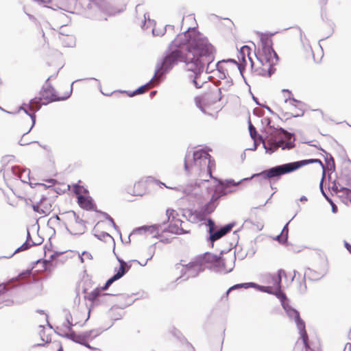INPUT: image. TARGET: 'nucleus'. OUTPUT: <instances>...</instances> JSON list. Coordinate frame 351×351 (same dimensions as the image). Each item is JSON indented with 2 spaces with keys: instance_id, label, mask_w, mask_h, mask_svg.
I'll list each match as a JSON object with an SVG mask.
<instances>
[{
  "instance_id": "nucleus-1",
  "label": "nucleus",
  "mask_w": 351,
  "mask_h": 351,
  "mask_svg": "<svg viewBox=\"0 0 351 351\" xmlns=\"http://www.w3.org/2000/svg\"><path fill=\"white\" fill-rule=\"evenodd\" d=\"M172 46L180 48L172 51L166 56L158 67L157 73L167 71L173 64L183 62L186 69L191 72L189 77L197 88L201 87L197 83V77L206 66V72L211 73L215 69L221 67V62L213 64L216 49L208 38L195 28L179 34L172 41Z\"/></svg>"
},
{
  "instance_id": "nucleus-2",
  "label": "nucleus",
  "mask_w": 351,
  "mask_h": 351,
  "mask_svg": "<svg viewBox=\"0 0 351 351\" xmlns=\"http://www.w3.org/2000/svg\"><path fill=\"white\" fill-rule=\"evenodd\" d=\"M272 40L269 38H262L261 47L254 54L255 59H252L250 48L247 46L241 47L239 58L243 63L247 65L249 61L252 71L258 75L270 76L274 71V61L277 55L272 47Z\"/></svg>"
},
{
  "instance_id": "nucleus-3",
  "label": "nucleus",
  "mask_w": 351,
  "mask_h": 351,
  "mask_svg": "<svg viewBox=\"0 0 351 351\" xmlns=\"http://www.w3.org/2000/svg\"><path fill=\"white\" fill-rule=\"evenodd\" d=\"M315 163L318 165L317 171L325 174V166L319 159L302 160L293 162L286 163L264 170L261 173L254 174L252 178H260L261 180H267L269 182L278 180L282 175L291 173L308 164Z\"/></svg>"
},
{
  "instance_id": "nucleus-4",
  "label": "nucleus",
  "mask_w": 351,
  "mask_h": 351,
  "mask_svg": "<svg viewBox=\"0 0 351 351\" xmlns=\"http://www.w3.org/2000/svg\"><path fill=\"white\" fill-rule=\"evenodd\" d=\"M221 100L220 88L212 86L206 88L200 95L195 97V103L202 111L206 112L207 107Z\"/></svg>"
},
{
  "instance_id": "nucleus-5",
  "label": "nucleus",
  "mask_w": 351,
  "mask_h": 351,
  "mask_svg": "<svg viewBox=\"0 0 351 351\" xmlns=\"http://www.w3.org/2000/svg\"><path fill=\"white\" fill-rule=\"evenodd\" d=\"M64 223L72 234H82L86 230L85 222L75 213L69 211L63 217Z\"/></svg>"
},
{
  "instance_id": "nucleus-6",
  "label": "nucleus",
  "mask_w": 351,
  "mask_h": 351,
  "mask_svg": "<svg viewBox=\"0 0 351 351\" xmlns=\"http://www.w3.org/2000/svg\"><path fill=\"white\" fill-rule=\"evenodd\" d=\"M193 160L196 166L201 169L202 167L206 168L208 178H206L204 179V180L208 181V178H213L212 170L215 168V161L208 152L202 149L195 152L193 153Z\"/></svg>"
},
{
  "instance_id": "nucleus-7",
  "label": "nucleus",
  "mask_w": 351,
  "mask_h": 351,
  "mask_svg": "<svg viewBox=\"0 0 351 351\" xmlns=\"http://www.w3.org/2000/svg\"><path fill=\"white\" fill-rule=\"evenodd\" d=\"M54 88L51 86L43 88L38 97H36L30 101V108L33 110H38L42 105H47L51 102L56 101Z\"/></svg>"
},
{
  "instance_id": "nucleus-8",
  "label": "nucleus",
  "mask_w": 351,
  "mask_h": 351,
  "mask_svg": "<svg viewBox=\"0 0 351 351\" xmlns=\"http://www.w3.org/2000/svg\"><path fill=\"white\" fill-rule=\"evenodd\" d=\"M166 216L167 223H169L168 232L176 234H181L187 232L182 226L184 221L180 219L177 210L173 208H167L166 210Z\"/></svg>"
},
{
  "instance_id": "nucleus-9",
  "label": "nucleus",
  "mask_w": 351,
  "mask_h": 351,
  "mask_svg": "<svg viewBox=\"0 0 351 351\" xmlns=\"http://www.w3.org/2000/svg\"><path fill=\"white\" fill-rule=\"evenodd\" d=\"M282 276H286L285 271L282 269H279L277 273V276L274 278V285L261 286L259 289L263 292L275 295L281 301L285 300L286 299V295L281 290V280Z\"/></svg>"
},
{
  "instance_id": "nucleus-10",
  "label": "nucleus",
  "mask_w": 351,
  "mask_h": 351,
  "mask_svg": "<svg viewBox=\"0 0 351 351\" xmlns=\"http://www.w3.org/2000/svg\"><path fill=\"white\" fill-rule=\"evenodd\" d=\"M36 193L41 197L40 202L32 206L34 210L43 216L48 215L53 210V205L51 199L47 195L43 194L40 191H38Z\"/></svg>"
},
{
  "instance_id": "nucleus-11",
  "label": "nucleus",
  "mask_w": 351,
  "mask_h": 351,
  "mask_svg": "<svg viewBox=\"0 0 351 351\" xmlns=\"http://www.w3.org/2000/svg\"><path fill=\"white\" fill-rule=\"evenodd\" d=\"M304 107L305 104L302 101L293 99L285 104L283 111L288 117H298L304 114Z\"/></svg>"
},
{
  "instance_id": "nucleus-12",
  "label": "nucleus",
  "mask_w": 351,
  "mask_h": 351,
  "mask_svg": "<svg viewBox=\"0 0 351 351\" xmlns=\"http://www.w3.org/2000/svg\"><path fill=\"white\" fill-rule=\"evenodd\" d=\"M58 43L64 47H73L75 45V38L72 30L66 25L58 33L57 38Z\"/></svg>"
},
{
  "instance_id": "nucleus-13",
  "label": "nucleus",
  "mask_w": 351,
  "mask_h": 351,
  "mask_svg": "<svg viewBox=\"0 0 351 351\" xmlns=\"http://www.w3.org/2000/svg\"><path fill=\"white\" fill-rule=\"evenodd\" d=\"M119 263L120 266L119 267V269L112 278L107 280L105 285L102 287L103 290H106L112 282L121 278L130 269V266H129L125 262L119 260Z\"/></svg>"
},
{
  "instance_id": "nucleus-14",
  "label": "nucleus",
  "mask_w": 351,
  "mask_h": 351,
  "mask_svg": "<svg viewBox=\"0 0 351 351\" xmlns=\"http://www.w3.org/2000/svg\"><path fill=\"white\" fill-rule=\"evenodd\" d=\"M151 183V180L149 178L142 179L136 182L134 184L133 187V195L136 196H142L145 194L149 189Z\"/></svg>"
},
{
  "instance_id": "nucleus-15",
  "label": "nucleus",
  "mask_w": 351,
  "mask_h": 351,
  "mask_svg": "<svg viewBox=\"0 0 351 351\" xmlns=\"http://www.w3.org/2000/svg\"><path fill=\"white\" fill-rule=\"evenodd\" d=\"M289 315L293 317L295 319V322L298 326V328L300 330V334L302 338V340H308V337L305 330V324L304 321L300 318V313L296 310H291L289 312Z\"/></svg>"
},
{
  "instance_id": "nucleus-16",
  "label": "nucleus",
  "mask_w": 351,
  "mask_h": 351,
  "mask_svg": "<svg viewBox=\"0 0 351 351\" xmlns=\"http://www.w3.org/2000/svg\"><path fill=\"white\" fill-rule=\"evenodd\" d=\"M71 92V87L67 84L59 86L57 89L54 88L56 101L66 99L70 97Z\"/></svg>"
},
{
  "instance_id": "nucleus-17",
  "label": "nucleus",
  "mask_w": 351,
  "mask_h": 351,
  "mask_svg": "<svg viewBox=\"0 0 351 351\" xmlns=\"http://www.w3.org/2000/svg\"><path fill=\"white\" fill-rule=\"evenodd\" d=\"M91 331L86 332L83 334H75L73 332L70 334L71 338L75 342L84 345L88 348L90 346L88 344V342L92 339Z\"/></svg>"
},
{
  "instance_id": "nucleus-18",
  "label": "nucleus",
  "mask_w": 351,
  "mask_h": 351,
  "mask_svg": "<svg viewBox=\"0 0 351 351\" xmlns=\"http://www.w3.org/2000/svg\"><path fill=\"white\" fill-rule=\"evenodd\" d=\"M101 291H104L101 288H95L90 292H87L86 290L84 291V298L92 302L93 305H97L99 303V298L102 295Z\"/></svg>"
},
{
  "instance_id": "nucleus-19",
  "label": "nucleus",
  "mask_w": 351,
  "mask_h": 351,
  "mask_svg": "<svg viewBox=\"0 0 351 351\" xmlns=\"http://www.w3.org/2000/svg\"><path fill=\"white\" fill-rule=\"evenodd\" d=\"M219 198V195H213L210 201L201 208V211L205 216L213 213L217 207L216 202Z\"/></svg>"
},
{
  "instance_id": "nucleus-20",
  "label": "nucleus",
  "mask_w": 351,
  "mask_h": 351,
  "mask_svg": "<svg viewBox=\"0 0 351 351\" xmlns=\"http://www.w3.org/2000/svg\"><path fill=\"white\" fill-rule=\"evenodd\" d=\"M77 203L81 208L87 210H93L95 206L92 198L88 194L84 196L78 197Z\"/></svg>"
},
{
  "instance_id": "nucleus-21",
  "label": "nucleus",
  "mask_w": 351,
  "mask_h": 351,
  "mask_svg": "<svg viewBox=\"0 0 351 351\" xmlns=\"http://www.w3.org/2000/svg\"><path fill=\"white\" fill-rule=\"evenodd\" d=\"M202 261L204 263L218 267L221 264L222 258L217 255L211 253H206L202 258Z\"/></svg>"
},
{
  "instance_id": "nucleus-22",
  "label": "nucleus",
  "mask_w": 351,
  "mask_h": 351,
  "mask_svg": "<svg viewBox=\"0 0 351 351\" xmlns=\"http://www.w3.org/2000/svg\"><path fill=\"white\" fill-rule=\"evenodd\" d=\"M262 143H263V146L266 150V152L269 154L274 153L278 150V148H281L282 146L280 145V140L276 141H274L272 138H269L267 141L263 140Z\"/></svg>"
},
{
  "instance_id": "nucleus-23",
  "label": "nucleus",
  "mask_w": 351,
  "mask_h": 351,
  "mask_svg": "<svg viewBox=\"0 0 351 351\" xmlns=\"http://www.w3.org/2000/svg\"><path fill=\"white\" fill-rule=\"evenodd\" d=\"M233 224H227L226 226L221 228L220 230L212 233L210 236V239L211 241H215L224 235H226L228 232H229L232 228H233Z\"/></svg>"
},
{
  "instance_id": "nucleus-24",
  "label": "nucleus",
  "mask_w": 351,
  "mask_h": 351,
  "mask_svg": "<svg viewBox=\"0 0 351 351\" xmlns=\"http://www.w3.org/2000/svg\"><path fill=\"white\" fill-rule=\"evenodd\" d=\"M47 3V6L53 10H64L67 5V0H42Z\"/></svg>"
},
{
  "instance_id": "nucleus-25",
  "label": "nucleus",
  "mask_w": 351,
  "mask_h": 351,
  "mask_svg": "<svg viewBox=\"0 0 351 351\" xmlns=\"http://www.w3.org/2000/svg\"><path fill=\"white\" fill-rule=\"evenodd\" d=\"M206 216L201 210H195L190 213L189 220L192 223H198L205 220Z\"/></svg>"
},
{
  "instance_id": "nucleus-26",
  "label": "nucleus",
  "mask_w": 351,
  "mask_h": 351,
  "mask_svg": "<svg viewBox=\"0 0 351 351\" xmlns=\"http://www.w3.org/2000/svg\"><path fill=\"white\" fill-rule=\"evenodd\" d=\"M249 132L252 138L254 141L255 145L257 144L258 140H259L261 142L263 141L262 137L258 134L255 127L251 123H250L249 125Z\"/></svg>"
},
{
  "instance_id": "nucleus-27",
  "label": "nucleus",
  "mask_w": 351,
  "mask_h": 351,
  "mask_svg": "<svg viewBox=\"0 0 351 351\" xmlns=\"http://www.w3.org/2000/svg\"><path fill=\"white\" fill-rule=\"evenodd\" d=\"M256 286V284L254 282H248V283H241V284H237L231 287L228 289V290L226 292V297H228L229 293L234 289H239V288H245L247 289L249 287H254Z\"/></svg>"
},
{
  "instance_id": "nucleus-28",
  "label": "nucleus",
  "mask_w": 351,
  "mask_h": 351,
  "mask_svg": "<svg viewBox=\"0 0 351 351\" xmlns=\"http://www.w3.org/2000/svg\"><path fill=\"white\" fill-rule=\"evenodd\" d=\"M150 88V86L149 85V84H145V85H143V86H141V87H139L138 88H137L135 91L134 92H125L124 91L123 93H127V95L129 96V97H133L136 95H140V94H143L145 92H147L149 89Z\"/></svg>"
},
{
  "instance_id": "nucleus-29",
  "label": "nucleus",
  "mask_w": 351,
  "mask_h": 351,
  "mask_svg": "<svg viewBox=\"0 0 351 351\" xmlns=\"http://www.w3.org/2000/svg\"><path fill=\"white\" fill-rule=\"evenodd\" d=\"M74 193L76 194L77 197L80 196H84L88 194V191L84 186L76 184L73 187Z\"/></svg>"
},
{
  "instance_id": "nucleus-30",
  "label": "nucleus",
  "mask_w": 351,
  "mask_h": 351,
  "mask_svg": "<svg viewBox=\"0 0 351 351\" xmlns=\"http://www.w3.org/2000/svg\"><path fill=\"white\" fill-rule=\"evenodd\" d=\"M281 93L285 104L295 99L292 92L288 89H282Z\"/></svg>"
},
{
  "instance_id": "nucleus-31",
  "label": "nucleus",
  "mask_w": 351,
  "mask_h": 351,
  "mask_svg": "<svg viewBox=\"0 0 351 351\" xmlns=\"http://www.w3.org/2000/svg\"><path fill=\"white\" fill-rule=\"evenodd\" d=\"M280 145L282 149H291L294 147V144L292 142H285L280 140Z\"/></svg>"
},
{
  "instance_id": "nucleus-32",
  "label": "nucleus",
  "mask_w": 351,
  "mask_h": 351,
  "mask_svg": "<svg viewBox=\"0 0 351 351\" xmlns=\"http://www.w3.org/2000/svg\"><path fill=\"white\" fill-rule=\"evenodd\" d=\"M91 259H92V255L90 254V253H89L88 252H84L82 254L81 260L82 262H84L85 261H88V260H91Z\"/></svg>"
},
{
  "instance_id": "nucleus-33",
  "label": "nucleus",
  "mask_w": 351,
  "mask_h": 351,
  "mask_svg": "<svg viewBox=\"0 0 351 351\" xmlns=\"http://www.w3.org/2000/svg\"><path fill=\"white\" fill-rule=\"evenodd\" d=\"M308 341V340H302L303 348L301 349L300 351H314L310 348Z\"/></svg>"
},
{
  "instance_id": "nucleus-34",
  "label": "nucleus",
  "mask_w": 351,
  "mask_h": 351,
  "mask_svg": "<svg viewBox=\"0 0 351 351\" xmlns=\"http://www.w3.org/2000/svg\"><path fill=\"white\" fill-rule=\"evenodd\" d=\"M141 230H144L145 231H149L151 232H153L157 230V228L156 226H145L141 228Z\"/></svg>"
},
{
  "instance_id": "nucleus-35",
  "label": "nucleus",
  "mask_w": 351,
  "mask_h": 351,
  "mask_svg": "<svg viewBox=\"0 0 351 351\" xmlns=\"http://www.w3.org/2000/svg\"><path fill=\"white\" fill-rule=\"evenodd\" d=\"M38 263H43L45 270L47 269L48 267L51 265V262L49 261H47V260H44L43 261H38Z\"/></svg>"
},
{
  "instance_id": "nucleus-36",
  "label": "nucleus",
  "mask_w": 351,
  "mask_h": 351,
  "mask_svg": "<svg viewBox=\"0 0 351 351\" xmlns=\"http://www.w3.org/2000/svg\"><path fill=\"white\" fill-rule=\"evenodd\" d=\"M6 285L5 284H1L0 285V295L3 293H4L6 291Z\"/></svg>"
},
{
  "instance_id": "nucleus-37",
  "label": "nucleus",
  "mask_w": 351,
  "mask_h": 351,
  "mask_svg": "<svg viewBox=\"0 0 351 351\" xmlns=\"http://www.w3.org/2000/svg\"><path fill=\"white\" fill-rule=\"evenodd\" d=\"M343 351H351V341L346 343Z\"/></svg>"
},
{
  "instance_id": "nucleus-38",
  "label": "nucleus",
  "mask_w": 351,
  "mask_h": 351,
  "mask_svg": "<svg viewBox=\"0 0 351 351\" xmlns=\"http://www.w3.org/2000/svg\"><path fill=\"white\" fill-rule=\"evenodd\" d=\"M276 276H277V274L276 275H271V276H269L268 282L271 284V285H274V283H275L274 278L276 277Z\"/></svg>"
},
{
  "instance_id": "nucleus-39",
  "label": "nucleus",
  "mask_w": 351,
  "mask_h": 351,
  "mask_svg": "<svg viewBox=\"0 0 351 351\" xmlns=\"http://www.w3.org/2000/svg\"><path fill=\"white\" fill-rule=\"evenodd\" d=\"M344 246L346 250L351 254V245L347 241H344Z\"/></svg>"
},
{
  "instance_id": "nucleus-40",
  "label": "nucleus",
  "mask_w": 351,
  "mask_h": 351,
  "mask_svg": "<svg viewBox=\"0 0 351 351\" xmlns=\"http://www.w3.org/2000/svg\"><path fill=\"white\" fill-rule=\"evenodd\" d=\"M28 247H29L28 244L25 243L18 249V251L25 250H27Z\"/></svg>"
},
{
  "instance_id": "nucleus-41",
  "label": "nucleus",
  "mask_w": 351,
  "mask_h": 351,
  "mask_svg": "<svg viewBox=\"0 0 351 351\" xmlns=\"http://www.w3.org/2000/svg\"><path fill=\"white\" fill-rule=\"evenodd\" d=\"M208 226L210 227V232H211L214 227V222L211 219H208Z\"/></svg>"
},
{
  "instance_id": "nucleus-42",
  "label": "nucleus",
  "mask_w": 351,
  "mask_h": 351,
  "mask_svg": "<svg viewBox=\"0 0 351 351\" xmlns=\"http://www.w3.org/2000/svg\"><path fill=\"white\" fill-rule=\"evenodd\" d=\"M332 209L333 213H337V207L335 204H332Z\"/></svg>"
},
{
  "instance_id": "nucleus-43",
  "label": "nucleus",
  "mask_w": 351,
  "mask_h": 351,
  "mask_svg": "<svg viewBox=\"0 0 351 351\" xmlns=\"http://www.w3.org/2000/svg\"><path fill=\"white\" fill-rule=\"evenodd\" d=\"M66 322H67V324H68L69 329L71 330V328L72 326H73V324L72 322H70L69 319H67Z\"/></svg>"
},
{
  "instance_id": "nucleus-44",
  "label": "nucleus",
  "mask_w": 351,
  "mask_h": 351,
  "mask_svg": "<svg viewBox=\"0 0 351 351\" xmlns=\"http://www.w3.org/2000/svg\"><path fill=\"white\" fill-rule=\"evenodd\" d=\"M103 237H104V238H105V239H106V238H110V239H111V238H112V237H110V235L108 233H105V234H103Z\"/></svg>"
},
{
  "instance_id": "nucleus-45",
  "label": "nucleus",
  "mask_w": 351,
  "mask_h": 351,
  "mask_svg": "<svg viewBox=\"0 0 351 351\" xmlns=\"http://www.w3.org/2000/svg\"><path fill=\"white\" fill-rule=\"evenodd\" d=\"M100 226H101V222H98L96 226H95V229L97 230L100 228Z\"/></svg>"
},
{
  "instance_id": "nucleus-46",
  "label": "nucleus",
  "mask_w": 351,
  "mask_h": 351,
  "mask_svg": "<svg viewBox=\"0 0 351 351\" xmlns=\"http://www.w3.org/2000/svg\"><path fill=\"white\" fill-rule=\"evenodd\" d=\"M306 200H307L306 197H301V201H306Z\"/></svg>"
},
{
  "instance_id": "nucleus-47",
  "label": "nucleus",
  "mask_w": 351,
  "mask_h": 351,
  "mask_svg": "<svg viewBox=\"0 0 351 351\" xmlns=\"http://www.w3.org/2000/svg\"><path fill=\"white\" fill-rule=\"evenodd\" d=\"M184 167H185V169L187 170L188 169V167H187V164L186 162H185L184 164Z\"/></svg>"
},
{
  "instance_id": "nucleus-48",
  "label": "nucleus",
  "mask_w": 351,
  "mask_h": 351,
  "mask_svg": "<svg viewBox=\"0 0 351 351\" xmlns=\"http://www.w3.org/2000/svg\"><path fill=\"white\" fill-rule=\"evenodd\" d=\"M110 223H112V224H114V222H113V221H112V219H110Z\"/></svg>"
},
{
  "instance_id": "nucleus-49",
  "label": "nucleus",
  "mask_w": 351,
  "mask_h": 351,
  "mask_svg": "<svg viewBox=\"0 0 351 351\" xmlns=\"http://www.w3.org/2000/svg\"><path fill=\"white\" fill-rule=\"evenodd\" d=\"M95 351H101V350L99 349H95Z\"/></svg>"
},
{
  "instance_id": "nucleus-50",
  "label": "nucleus",
  "mask_w": 351,
  "mask_h": 351,
  "mask_svg": "<svg viewBox=\"0 0 351 351\" xmlns=\"http://www.w3.org/2000/svg\"><path fill=\"white\" fill-rule=\"evenodd\" d=\"M327 1V0H324V3H325Z\"/></svg>"
},
{
  "instance_id": "nucleus-51",
  "label": "nucleus",
  "mask_w": 351,
  "mask_h": 351,
  "mask_svg": "<svg viewBox=\"0 0 351 351\" xmlns=\"http://www.w3.org/2000/svg\"><path fill=\"white\" fill-rule=\"evenodd\" d=\"M58 351H60V350H58Z\"/></svg>"
}]
</instances>
